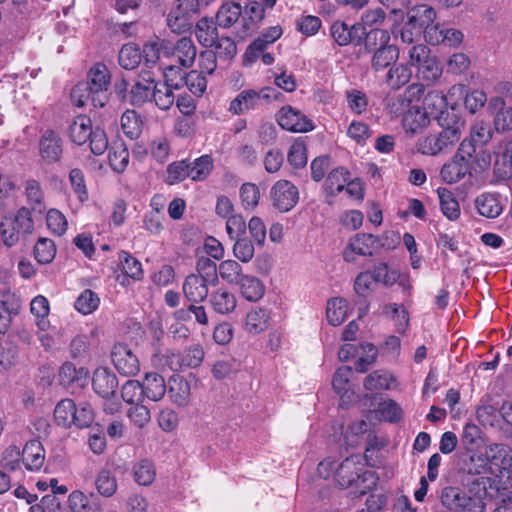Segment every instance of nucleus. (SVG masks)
<instances>
[{"label":"nucleus","instance_id":"1","mask_svg":"<svg viewBox=\"0 0 512 512\" xmlns=\"http://www.w3.org/2000/svg\"><path fill=\"white\" fill-rule=\"evenodd\" d=\"M465 487H445L441 492L442 505L451 512H484L487 501L499 491L491 477H475Z\"/></svg>","mask_w":512,"mask_h":512},{"label":"nucleus","instance_id":"2","mask_svg":"<svg viewBox=\"0 0 512 512\" xmlns=\"http://www.w3.org/2000/svg\"><path fill=\"white\" fill-rule=\"evenodd\" d=\"M317 472L324 479L333 476L342 488L354 487V493L359 496L368 493L377 482L375 472L365 469L361 455H352L341 463L328 457L319 463Z\"/></svg>","mask_w":512,"mask_h":512},{"label":"nucleus","instance_id":"3","mask_svg":"<svg viewBox=\"0 0 512 512\" xmlns=\"http://www.w3.org/2000/svg\"><path fill=\"white\" fill-rule=\"evenodd\" d=\"M111 75L104 63H95L87 73L85 82L77 83L71 91V100L77 107L88 102L94 107H103L108 101Z\"/></svg>","mask_w":512,"mask_h":512},{"label":"nucleus","instance_id":"4","mask_svg":"<svg viewBox=\"0 0 512 512\" xmlns=\"http://www.w3.org/2000/svg\"><path fill=\"white\" fill-rule=\"evenodd\" d=\"M442 130L431 133L417 141V151L423 155L436 156L450 151L461 139L465 121L458 115L440 117Z\"/></svg>","mask_w":512,"mask_h":512},{"label":"nucleus","instance_id":"5","mask_svg":"<svg viewBox=\"0 0 512 512\" xmlns=\"http://www.w3.org/2000/svg\"><path fill=\"white\" fill-rule=\"evenodd\" d=\"M69 136L73 143L83 145L89 140L90 150L95 155H102L108 148V140L104 130L93 129L92 121L85 115L74 118L69 127Z\"/></svg>","mask_w":512,"mask_h":512},{"label":"nucleus","instance_id":"6","mask_svg":"<svg viewBox=\"0 0 512 512\" xmlns=\"http://www.w3.org/2000/svg\"><path fill=\"white\" fill-rule=\"evenodd\" d=\"M34 228L30 211L22 207L14 217H4L0 222V237L7 247L18 243L20 236L32 233Z\"/></svg>","mask_w":512,"mask_h":512},{"label":"nucleus","instance_id":"7","mask_svg":"<svg viewBox=\"0 0 512 512\" xmlns=\"http://www.w3.org/2000/svg\"><path fill=\"white\" fill-rule=\"evenodd\" d=\"M277 96V90L272 87H264L259 91L246 89L230 102L228 111L233 115H242L256 109L262 100L268 102L277 99Z\"/></svg>","mask_w":512,"mask_h":512},{"label":"nucleus","instance_id":"8","mask_svg":"<svg viewBox=\"0 0 512 512\" xmlns=\"http://www.w3.org/2000/svg\"><path fill=\"white\" fill-rule=\"evenodd\" d=\"M196 48L189 37H183L175 45L169 43L168 63H163L165 74L175 68L190 67L196 58Z\"/></svg>","mask_w":512,"mask_h":512},{"label":"nucleus","instance_id":"9","mask_svg":"<svg viewBox=\"0 0 512 512\" xmlns=\"http://www.w3.org/2000/svg\"><path fill=\"white\" fill-rule=\"evenodd\" d=\"M379 248V238L369 233H358L351 237L343 250V259L354 263L358 257L372 256Z\"/></svg>","mask_w":512,"mask_h":512},{"label":"nucleus","instance_id":"10","mask_svg":"<svg viewBox=\"0 0 512 512\" xmlns=\"http://www.w3.org/2000/svg\"><path fill=\"white\" fill-rule=\"evenodd\" d=\"M111 360L115 369L124 376H135L140 371V360L133 348L117 343L111 351Z\"/></svg>","mask_w":512,"mask_h":512},{"label":"nucleus","instance_id":"11","mask_svg":"<svg viewBox=\"0 0 512 512\" xmlns=\"http://www.w3.org/2000/svg\"><path fill=\"white\" fill-rule=\"evenodd\" d=\"M277 122L281 128L294 133H305L314 129V124L300 110L292 106H284L277 113Z\"/></svg>","mask_w":512,"mask_h":512},{"label":"nucleus","instance_id":"12","mask_svg":"<svg viewBox=\"0 0 512 512\" xmlns=\"http://www.w3.org/2000/svg\"><path fill=\"white\" fill-rule=\"evenodd\" d=\"M273 206L280 212H288L298 203V188L288 180H279L270 191Z\"/></svg>","mask_w":512,"mask_h":512},{"label":"nucleus","instance_id":"13","mask_svg":"<svg viewBox=\"0 0 512 512\" xmlns=\"http://www.w3.org/2000/svg\"><path fill=\"white\" fill-rule=\"evenodd\" d=\"M199 42L219 58L231 59L237 52L235 41L226 34H196Z\"/></svg>","mask_w":512,"mask_h":512},{"label":"nucleus","instance_id":"14","mask_svg":"<svg viewBox=\"0 0 512 512\" xmlns=\"http://www.w3.org/2000/svg\"><path fill=\"white\" fill-rule=\"evenodd\" d=\"M435 18V10L428 5L422 4L409 10L407 24L411 29L429 32L439 28L438 23H435Z\"/></svg>","mask_w":512,"mask_h":512},{"label":"nucleus","instance_id":"15","mask_svg":"<svg viewBox=\"0 0 512 512\" xmlns=\"http://www.w3.org/2000/svg\"><path fill=\"white\" fill-rule=\"evenodd\" d=\"M483 455L491 471L512 469V448L506 444L493 443L484 448Z\"/></svg>","mask_w":512,"mask_h":512},{"label":"nucleus","instance_id":"16","mask_svg":"<svg viewBox=\"0 0 512 512\" xmlns=\"http://www.w3.org/2000/svg\"><path fill=\"white\" fill-rule=\"evenodd\" d=\"M92 387L102 398L114 397L118 388L117 376L107 367H98L93 373Z\"/></svg>","mask_w":512,"mask_h":512},{"label":"nucleus","instance_id":"17","mask_svg":"<svg viewBox=\"0 0 512 512\" xmlns=\"http://www.w3.org/2000/svg\"><path fill=\"white\" fill-rule=\"evenodd\" d=\"M63 143L60 136L52 130L46 131L39 141V153L48 164L58 162L62 156Z\"/></svg>","mask_w":512,"mask_h":512},{"label":"nucleus","instance_id":"18","mask_svg":"<svg viewBox=\"0 0 512 512\" xmlns=\"http://www.w3.org/2000/svg\"><path fill=\"white\" fill-rule=\"evenodd\" d=\"M352 375V368L349 366L339 367L332 380V386L335 392L340 396L341 405L348 406L356 401L357 395L351 389L350 377Z\"/></svg>","mask_w":512,"mask_h":512},{"label":"nucleus","instance_id":"19","mask_svg":"<svg viewBox=\"0 0 512 512\" xmlns=\"http://www.w3.org/2000/svg\"><path fill=\"white\" fill-rule=\"evenodd\" d=\"M206 267L210 269L213 274L218 271L221 278L230 284H237L244 276L242 275L241 265L234 260H225L220 263L218 268H216L215 263L209 259H206L205 261H199L197 264L198 270L204 269Z\"/></svg>","mask_w":512,"mask_h":512},{"label":"nucleus","instance_id":"20","mask_svg":"<svg viewBox=\"0 0 512 512\" xmlns=\"http://www.w3.org/2000/svg\"><path fill=\"white\" fill-rule=\"evenodd\" d=\"M208 280L198 274H190L183 283V294L191 303H200L208 296Z\"/></svg>","mask_w":512,"mask_h":512},{"label":"nucleus","instance_id":"21","mask_svg":"<svg viewBox=\"0 0 512 512\" xmlns=\"http://www.w3.org/2000/svg\"><path fill=\"white\" fill-rule=\"evenodd\" d=\"M429 124L430 118L427 111L422 110L418 105L409 108L402 118L403 129L412 136L421 133Z\"/></svg>","mask_w":512,"mask_h":512},{"label":"nucleus","instance_id":"22","mask_svg":"<svg viewBox=\"0 0 512 512\" xmlns=\"http://www.w3.org/2000/svg\"><path fill=\"white\" fill-rule=\"evenodd\" d=\"M168 396L178 407H186L190 401L191 388L189 382L182 376L173 375L168 381Z\"/></svg>","mask_w":512,"mask_h":512},{"label":"nucleus","instance_id":"23","mask_svg":"<svg viewBox=\"0 0 512 512\" xmlns=\"http://www.w3.org/2000/svg\"><path fill=\"white\" fill-rule=\"evenodd\" d=\"M390 38L381 34L380 47L375 51L372 66L375 70H382L398 59L399 51L395 45H388Z\"/></svg>","mask_w":512,"mask_h":512},{"label":"nucleus","instance_id":"24","mask_svg":"<svg viewBox=\"0 0 512 512\" xmlns=\"http://www.w3.org/2000/svg\"><path fill=\"white\" fill-rule=\"evenodd\" d=\"M474 206L479 215L494 219L497 218L503 211V204L500 197L494 193H482L477 196L474 201Z\"/></svg>","mask_w":512,"mask_h":512},{"label":"nucleus","instance_id":"25","mask_svg":"<svg viewBox=\"0 0 512 512\" xmlns=\"http://www.w3.org/2000/svg\"><path fill=\"white\" fill-rule=\"evenodd\" d=\"M270 312L262 307H254L245 316V331L257 335L266 331L270 325Z\"/></svg>","mask_w":512,"mask_h":512},{"label":"nucleus","instance_id":"26","mask_svg":"<svg viewBox=\"0 0 512 512\" xmlns=\"http://www.w3.org/2000/svg\"><path fill=\"white\" fill-rule=\"evenodd\" d=\"M422 110L427 111V115L438 119L440 123V117L447 115H457L453 111L447 110V99L446 96L439 91H431L427 93L423 101Z\"/></svg>","mask_w":512,"mask_h":512},{"label":"nucleus","instance_id":"27","mask_svg":"<svg viewBox=\"0 0 512 512\" xmlns=\"http://www.w3.org/2000/svg\"><path fill=\"white\" fill-rule=\"evenodd\" d=\"M23 466L29 471H38L44 464L45 454L42 444L37 440L26 443L22 450Z\"/></svg>","mask_w":512,"mask_h":512},{"label":"nucleus","instance_id":"28","mask_svg":"<svg viewBox=\"0 0 512 512\" xmlns=\"http://www.w3.org/2000/svg\"><path fill=\"white\" fill-rule=\"evenodd\" d=\"M209 303L214 312L226 315L235 310L237 299L232 292L219 288L210 294Z\"/></svg>","mask_w":512,"mask_h":512},{"label":"nucleus","instance_id":"29","mask_svg":"<svg viewBox=\"0 0 512 512\" xmlns=\"http://www.w3.org/2000/svg\"><path fill=\"white\" fill-rule=\"evenodd\" d=\"M140 384L143 389V395L151 401H160L166 393L165 380L157 373H146Z\"/></svg>","mask_w":512,"mask_h":512},{"label":"nucleus","instance_id":"30","mask_svg":"<svg viewBox=\"0 0 512 512\" xmlns=\"http://www.w3.org/2000/svg\"><path fill=\"white\" fill-rule=\"evenodd\" d=\"M99 343V330L97 327L90 329L88 333L76 335L70 344L73 357L86 355L92 347H96Z\"/></svg>","mask_w":512,"mask_h":512},{"label":"nucleus","instance_id":"31","mask_svg":"<svg viewBox=\"0 0 512 512\" xmlns=\"http://www.w3.org/2000/svg\"><path fill=\"white\" fill-rule=\"evenodd\" d=\"M468 159L454 157L450 162L443 165L440 175L443 181L452 184L460 181L469 171Z\"/></svg>","mask_w":512,"mask_h":512},{"label":"nucleus","instance_id":"32","mask_svg":"<svg viewBox=\"0 0 512 512\" xmlns=\"http://www.w3.org/2000/svg\"><path fill=\"white\" fill-rule=\"evenodd\" d=\"M153 89H155V81L153 79L137 81L128 93V100L132 105L140 106L152 99Z\"/></svg>","mask_w":512,"mask_h":512},{"label":"nucleus","instance_id":"33","mask_svg":"<svg viewBox=\"0 0 512 512\" xmlns=\"http://www.w3.org/2000/svg\"><path fill=\"white\" fill-rule=\"evenodd\" d=\"M437 195L443 215L450 221H456L460 217L461 211L459 203L453 193L447 188L439 187L437 189Z\"/></svg>","mask_w":512,"mask_h":512},{"label":"nucleus","instance_id":"34","mask_svg":"<svg viewBox=\"0 0 512 512\" xmlns=\"http://www.w3.org/2000/svg\"><path fill=\"white\" fill-rule=\"evenodd\" d=\"M242 8L238 3L226 2L218 10L215 18L216 24L222 29L232 27L241 17Z\"/></svg>","mask_w":512,"mask_h":512},{"label":"nucleus","instance_id":"35","mask_svg":"<svg viewBox=\"0 0 512 512\" xmlns=\"http://www.w3.org/2000/svg\"><path fill=\"white\" fill-rule=\"evenodd\" d=\"M469 458L464 463V471L471 476L476 477H489V474H493L494 471H491L486 459L483 455V452H468Z\"/></svg>","mask_w":512,"mask_h":512},{"label":"nucleus","instance_id":"36","mask_svg":"<svg viewBox=\"0 0 512 512\" xmlns=\"http://www.w3.org/2000/svg\"><path fill=\"white\" fill-rule=\"evenodd\" d=\"M189 174L192 181H204L211 174L214 163L210 155L204 154L194 159L188 160Z\"/></svg>","mask_w":512,"mask_h":512},{"label":"nucleus","instance_id":"37","mask_svg":"<svg viewBox=\"0 0 512 512\" xmlns=\"http://www.w3.org/2000/svg\"><path fill=\"white\" fill-rule=\"evenodd\" d=\"M177 370L185 368H196L200 366L204 359V350L200 345H193L184 350L182 353L176 354Z\"/></svg>","mask_w":512,"mask_h":512},{"label":"nucleus","instance_id":"38","mask_svg":"<svg viewBox=\"0 0 512 512\" xmlns=\"http://www.w3.org/2000/svg\"><path fill=\"white\" fill-rule=\"evenodd\" d=\"M385 13L382 9L376 8L363 13L361 21L351 26L352 29H362L365 32H378L384 22Z\"/></svg>","mask_w":512,"mask_h":512},{"label":"nucleus","instance_id":"39","mask_svg":"<svg viewBox=\"0 0 512 512\" xmlns=\"http://www.w3.org/2000/svg\"><path fill=\"white\" fill-rule=\"evenodd\" d=\"M348 303L341 297H335L328 301L326 316L328 322L333 326L341 325L347 317Z\"/></svg>","mask_w":512,"mask_h":512},{"label":"nucleus","instance_id":"40","mask_svg":"<svg viewBox=\"0 0 512 512\" xmlns=\"http://www.w3.org/2000/svg\"><path fill=\"white\" fill-rule=\"evenodd\" d=\"M413 88L414 86H410L404 93L389 96L386 99V109L389 114L393 117H403L409 108L414 106L408 95Z\"/></svg>","mask_w":512,"mask_h":512},{"label":"nucleus","instance_id":"41","mask_svg":"<svg viewBox=\"0 0 512 512\" xmlns=\"http://www.w3.org/2000/svg\"><path fill=\"white\" fill-rule=\"evenodd\" d=\"M143 53L146 62L155 64L157 61H160L163 67V63H166L165 60H168L169 43L159 41L158 39L151 41L144 45Z\"/></svg>","mask_w":512,"mask_h":512},{"label":"nucleus","instance_id":"42","mask_svg":"<svg viewBox=\"0 0 512 512\" xmlns=\"http://www.w3.org/2000/svg\"><path fill=\"white\" fill-rule=\"evenodd\" d=\"M193 16L173 8L167 15V26L171 32H191Z\"/></svg>","mask_w":512,"mask_h":512},{"label":"nucleus","instance_id":"43","mask_svg":"<svg viewBox=\"0 0 512 512\" xmlns=\"http://www.w3.org/2000/svg\"><path fill=\"white\" fill-rule=\"evenodd\" d=\"M237 284L240 285L243 297L248 301L255 302L264 295V285L252 275H244Z\"/></svg>","mask_w":512,"mask_h":512},{"label":"nucleus","instance_id":"44","mask_svg":"<svg viewBox=\"0 0 512 512\" xmlns=\"http://www.w3.org/2000/svg\"><path fill=\"white\" fill-rule=\"evenodd\" d=\"M481 434V429L473 423H467L464 426L461 442L467 452H476L480 450L484 444Z\"/></svg>","mask_w":512,"mask_h":512},{"label":"nucleus","instance_id":"45","mask_svg":"<svg viewBox=\"0 0 512 512\" xmlns=\"http://www.w3.org/2000/svg\"><path fill=\"white\" fill-rule=\"evenodd\" d=\"M75 403L72 399L65 398L59 401L54 408V420L58 426L68 428L73 423Z\"/></svg>","mask_w":512,"mask_h":512},{"label":"nucleus","instance_id":"46","mask_svg":"<svg viewBox=\"0 0 512 512\" xmlns=\"http://www.w3.org/2000/svg\"><path fill=\"white\" fill-rule=\"evenodd\" d=\"M263 37L257 38L253 43L249 45L245 54H244V63L245 65H250L254 63L257 58L260 57V54L264 52L268 44L275 42L281 34H262Z\"/></svg>","mask_w":512,"mask_h":512},{"label":"nucleus","instance_id":"47","mask_svg":"<svg viewBox=\"0 0 512 512\" xmlns=\"http://www.w3.org/2000/svg\"><path fill=\"white\" fill-rule=\"evenodd\" d=\"M112 169L118 173L123 172L129 163V151L122 142H115L108 153Z\"/></svg>","mask_w":512,"mask_h":512},{"label":"nucleus","instance_id":"48","mask_svg":"<svg viewBox=\"0 0 512 512\" xmlns=\"http://www.w3.org/2000/svg\"><path fill=\"white\" fill-rule=\"evenodd\" d=\"M349 180V172L343 167L333 169L327 176L325 189L331 196H335L342 192Z\"/></svg>","mask_w":512,"mask_h":512},{"label":"nucleus","instance_id":"49","mask_svg":"<svg viewBox=\"0 0 512 512\" xmlns=\"http://www.w3.org/2000/svg\"><path fill=\"white\" fill-rule=\"evenodd\" d=\"M394 381L395 379L391 373L383 370H376L365 378L364 387L369 391L387 390L391 387V383Z\"/></svg>","mask_w":512,"mask_h":512},{"label":"nucleus","instance_id":"50","mask_svg":"<svg viewBox=\"0 0 512 512\" xmlns=\"http://www.w3.org/2000/svg\"><path fill=\"white\" fill-rule=\"evenodd\" d=\"M443 69L435 57L427 59L417 67V76L428 84L436 82L442 75Z\"/></svg>","mask_w":512,"mask_h":512},{"label":"nucleus","instance_id":"51","mask_svg":"<svg viewBox=\"0 0 512 512\" xmlns=\"http://www.w3.org/2000/svg\"><path fill=\"white\" fill-rule=\"evenodd\" d=\"M156 476L154 465L147 459H142L133 466V477L136 483L142 486L152 484Z\"/></svg>","mask_w":512,"mask_h":512},{"label":"nucleus","instance_id":"52","mask_svg":"<svg viewBox=\"0 0 512 512\" xmlns=\"http://www.w3.org/2000/svg\"><path fill=\"white\" fill-rule=\"evenodd\" d=\"M121 128L130 139H136L142 130V121L135 111L127 110L121 116Z\"/></svg>","mask_w":512,"mask_h":512},{"label":"nucleus","instance_id":"53","mask_svg":"<svg viewBox=\"0 0 512 512\" xmlns=\"http://www.w3.org/2000/svg\"><path fill=\"white\" fill-rule=\"evenodd\" d=\"M100 304L98 295L90 289H85L76 299L74 307L83 315L94 312Z\"/></svg>","mask_w":512,"mask_h":512},{"label":"nucleus","instance_id":"54","mask_svg":"<svg viewBox=\"0 0 512 512\" xmlns=\"http://www.w3.org/2000/svg\"><path fill=\"white\" fill-rule=\"evenodd\" d=\"M152 99L161 110H168L175 102L173 90L167 83H155Z\"/></svg>","mask_w":512,"mask_h":512},{"label":"nucleus","instance_id":"55","mask_svg":"<svg viewBox=\"0 0 512 512\" xmlns=\"http://www.w3.org/2000/svg\"><path fill=\"white\" fill-rule=\"evenodd\" d=\"M187 178L190 179L188 160L175 161L168 165L165 179L167 184L174 185Z\"/></svg>","mask_w":512,"mask_h":512},{"label":"nucleus","instance_id":"56","mask_svg":"<svg viewBox=\"0 0 512 512\" xmlns=\"http://www.w3.org/2000/svg\"><path fill=\"white\" fill-rule=\"evenodd\" d=\"M30 310L33 315L39 318L37 321L39 329L45 331L49 326V321L46 319L49 314V302L47 298L42 295L36 296L31 301Z\"/></svg>","mask_w":512,"mask_h":512},{"label":"nucleus","instance_id":"57","mask_svg":"<svg viewBox=\"0 0 512 512\" xmlns=\"http://www.w3.org/2000/svg\"><path fill=\"white\" fill-rule=\"evenodd\" d=\"M119 64L126 70L136 68L141 62L140 49L134 45L126 44L119 51Z\"/></svg>","mask_w":512,"mask_h":512},{"label":"nucleus","instance_id":"58","mask_svg":"<svg viewBox=\"0 0 512 512\" xmlns=\"http://www.w3.org/2000/svg\"><path fill=\"white\" fill-rule=\"evenodd\" d=\"M122 271L134 280H141L143 269L141 262L128 252L122 251L119 255Z\"/></svg>","mask_w":512,"mask_h":512},{"label":"nucleus","instance_id":"59","mask_svg":"<svg viewBox=\"0 0 512 512\" xmlns=\"http://www.w3.org/2000/svg\"><path fill=\"white\" fill-rule=\"evenodd\" d=\"M494 107H501L497 113L494 123L498 131H509L512 129V107L503 108L504 101L501 97H495L491 100Z\"/></svg>","mask_w":512,"mask_h":512},{"label":"nucleus","instance_id":"60","mask_svg":"<svg viewBox=\"0 0 512 512\" xmlns=\"http://www.w3.org/2000/svg\"><path fill=\"white\" fill-rule=\"evenodd\" d=\"M411 75V69L400 64L389 69L386 80L390 87L399 89L410 81Z\"/></svg>","mask_w":512,"mask_h":512},{"label":"nucleus","instance_id":"61","mask_svg":"<svg viewBox=\"0 0 512 512\" xmlns=\"http://www.w3.org/2000/svg\"><path fill=\"white\" fill-rule=\"evenodd\" d=\"M347 107L356 115L363 114L368 107L367 95L358 89H350L345 92Z\"/></svg>","mask_w":512,"mask_h":512},{"label":"nucleus","instance_id":"62","mask_svg":"<svg viewBox=\"0 0 512 512\" xmlns=\"http://www.w3.org/2000/svg\"><path fill=\"white\" fill-rule=\"evenodd\" d=\"M56 255L54 242L48 238H39L34 246L35 259L41 264L50 263Z\"/></svg>","mask_w":512,"mask_h":512},{"label":"nucleus","instance_id":"63","mask_svg":"<svg viewBox=\"0 0 512 512\" xmlns=\"http://www.w3.org/2000/svg\"><path fill=\"white\" fill-rule=\"evenodd\" d=\"M98 492L105 497H111L117 490V480L109 470H101L95 480Z\"/></svg>","mask_w":512,"mask_h":512},{"label":"nucleus","instance_id":"64","mask_svg":"<svg viewBox=\"0 0 512 512\" xmlns=\"http://www.w3.org/2000/svg\"><path fill=\"white\" fill-rule=\"evenodd\" d=\"M121 397L127 404L133 405L142 402L144 397L141 384L137 380H128L121 388Z\"/></svg>","mask_w":512,"mask_h":512}]
</instances>
